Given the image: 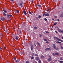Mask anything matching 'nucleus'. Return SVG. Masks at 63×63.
Returning <instances> with one entry per match:
<instances>
[{"mask_svg":"<svg viewBox=\"0 0 63 63\" xmlns=\"http://www.w3.org/2000/svg\"><path fill=\"white\" fill-rule=\"evenodd\" d=\"M54 39H56V40H57L58 41H60L61 42H63V41L62 40H60V39L58 38V37H54Z\"/></svg>","mask_w":63,"mask_h":63,"instance_id":"1","label":"nucleus"},{"mask_svg":"<svg viewBox=\"0 0 63 63\" xmlns=\"http://www.w3.org/2000/svg\"><path fill=\"white\" fill-rule=\"evenodd\" d=\"M9 16H10V17H12V16H12V15H10L8 14L7 15V18H10Z\"/></svg>","mask_w":63,"mask_h":63,"instance_id":"2","label":"nucleus"},{"mask_svg":"<svg viewBox=\"0 0 63 63\" xmlns=\"http://www.w3.org/2000/svg\"><path fill=\"white\" fill-rule=\"evenodd\" d=\"M44 15L46 16H49V14L48 13H47L46 14L44 13Z\"/></svg>","mask_w":63,"mask_h":63,"instance_id":"3","label":"nucleus"},{"mask_svg":"<svg viewBox=\"0 0 63 63\" xmlns=\"http://www.w3.org/2000/svg\"><path fill=\"white\" fill-rule=\"evenodd\" d=\"M4 31H5L6 33H8V29L6 28L4 30Z\"/></svg>","mask_w":63,"mask_h":63,"instance_id":"4","label":"nucleus"},{"mask_svg":"<svg viewBox=\"0 0 63 63\" xmlns=\"http://www.w3.org/2000/svg\"><path fill=\"white\" fill-rule=\"evenodd\" d=\"M18 38H19V37H18V36H16L15 39H16V40H18Z\"/></svg>","mask_w":63,"mask_h":63,"instance_id":"5","label":"nucleus"},{"mask_svg":"<svg viewBox=\"0 0 63 63\" xmlns=\"http://www.w3.org/2000/svg\"><path fill=\"white\" fill-rule=\"evenodd\" d=\"M53 48L55 49H56V47L55 46V44H53Z\"/></svg>","mask_w":63,"mask_h":63,"instance_id":"6","label":"nucleus"},{"mask_svg":"<svg viewBox=\"0 0 63 63\" xmlns=\"http://www.w3.org/2000/svg\"><path fill=\"white\" fill-rule=\"evenodd\" d=\"M52 60V59L51 58H49L47 60L49 62L51 61Z\"/></svg>","mask_w":63,"mask_h":63,"instance_id":"7","label":"nucleus"},{"mask_svg":"<svg viewBox=\"0 0 63 63\" xmlns=\"http://www.w3.org/2000/svg\"><path fill=\"white\" fill-rule=\"evenodd\" d=\"M23 13L24 14H25V15H27V13H26V11H24Z\"/></svg>","mask_w":63,"mask_h":63,"instance_id":"8","label":"nucleus"},{"mask_svg":"<svg viewBox=\"0 0 63 63\" xmlns=\"http://www.w3.org/2000/svg\"><path fill=\"white\" fill-rule=\"evenodd\" d=\"M5 18L4 17H2L1 18V20L4 21V20H5Z\"/></svg>","mask_w":63,"mask_h":63,"instance_id":"9","label":"nucleus"},{"mask_svg":"<svg viewBox=\"0 0 63 63\" xmlns=\"http://www.w3.org/2000/svg\"><path fill=\"white\" fill-rule=\"evenodd\" d=\"M20 6L21 7V8H22L23 7H24V6L23 5H22V3H20Z\"/></svg>","mask_w":63,"mask_h":63,"instance_id":"10","label":"nucleus"},{"mask_svg":"<svg viewBox=\"0 0 63 63\" xmlns=\"http://www.w3.org/2000/svg\"><path fill=\"white\" fill-rule=\"evenodd\" d=\"M57 30H58V31L60 32H61V29H60L59 28H58L57 29Z\"/></svg>","mask_w":63,"mask_h":63,"instance_id":"11","label":"nucleus"},{"mask_svg":"<svg viewBox=\"0 0 63 63\" xmlns=\"http://www.w3.org/2000/svg\"><path fill=\"white\" fill-rule=\"evenodd\" d=\"M31 50H33V46H32L31 48Z\"/></svg>","mask_w":63,"mask_h":63,"instance_id":"12","label":"nucleus"},{"mask_svg":"<svg viewBox=\"0 0 63 63\" xmlns=\"http://www.w3.org/2000/svg\"><path fill=\"white\" fill-rule=\"evenodd\" d=\"M36 60H40V58L38 57H37L36 58Z\"/></svg>","mask_w":63,"mask_h":63,"instance_id":"13","label":"nucleus"},{"mask_svg":"<svg viewBox=\"0 0 63 63\" xmlns=\"http://www.w3.org/2000/svg\"><path fill=\"white\" fill-rule=\"evenodd\" d=\"M60 17H63V15L62 14H61L60 15Z\"/></svg>","mask_w":63,"mask_h":63,"instance_id":"14","label":"nucleus"},{"mask_svg":"<svg viewBox=\"0 0 63 63\" xmlns=\"http://www.w3.org/2000/svg\"><path fill=\"white\" fill-rule=\"evenodd\" d=\"M3 14L5 16H6L7 14H6L5 13V12H3Z\"/></svg>","mask_w":63,"mask_h":63,"instance_id":"15","label":"nucleus"},{"mask_svg":"<svg viewBox=\"0 0 63 63\" xmlns=\"http://www.w3.org/2000/svg\"><path fill=\"white\" fill-rule=\"evenodd\" d=\"M55 54L56 55H59V53H55Z\"/></svg>","mask_w":63,"mask_h":63,"instance_id":"16","label":"nucleus"},{"mask_svg":"<svg viewBox=\"0 0 63 63\" xmlns=\"http://www.w3.org/2000/svg\"><path fill=\"white\" fill-rule=\"evenodd\" d=\"M41 58H44L45 57L44 56L42 55L41 56Z\"/></svg>","mask_w":63,"mask_h":63,"instance_id":"17","label":"nucleus"},{"mask_svg":"<svg viewBox=\"0 0 63 63\" xmlns=\"http://www.w3.org/2000/svg\"><path fill=\"white\" fill-rule=\"evenodd\" d=\"M47 48V50H51L50 48Z\"/></svg>","mask_w":63,"mask_h":63,"instance_id":"18","label":"nucleus"},{"mask_svg":"<svg viewBox=\"0 0 63 63\" xmlns=\"http://www.w3.org/2000/svg\"><path fill=\"white\" fill-rule=\"evenodd\" d=\"M63 61H59V62L61 63H63Z\"/></svg>","mask_w":63,"mask_h":63,"instance_id":"19","label":"nucleus"},{"mask_svg":"<svg viewBox=\"0 0 63 63\" xmlns=\"http://www.w3.org/2000/svg\"><path fill=\"white\" fill-rule=\"evenodd\" d=\"M37 43L38 44V45H39V46H40V43H39L38 42H37Z\"/></svg>","mask_w":63,"mask_h":63,"instance_id":"20","label":"nucleus"},{"mask_svg":"<svg viewBox=\"0 0 63 63\" xmlns=\"http://www.w3.org/2000/svg\"><path fill=\"white\" fill-rule=\"evenodd\" d=\"M4 13H7V11H6L5 10H4Z\"/></svg>","mask_w":63,"mask_h":63,"instance_id":"21","label":"nucleus"},{"mask_svg":"<svg viewBox=\"0 0 63 63\" xmlns=\"http://www.w3.org/2000/svg\"><path fill=\"white\" fill-rule=\"evenodd\" d=\"M0 35L2 37H3V36H4V35L2 33H0Z\"/></svg>","mask_w":63,"mask_h":63,"instance_id":"22","label":"nucleus"},{"mask_svg":"<svg viewBox=\"0 0 63 63\" xmlns=\"http://www.w3.org/2000/svg\"><path fill=\"white\" fill-rule=\"evenodd\" d=\"M57 43H58L59 44H61V42H59V41H57Z\"/></svg>","mask_w":63,"mask_h":63,"instance_id":"23","label":"nucleus"},{"mask_svg":"<svg viewBox=\"0 0 63 63\" xmlns=\"http://www.w3.org/2000/svg\"><path fill=\"white\" fill-rule=\"evenodd\" d=\"M41 17V15H39L38 16V18L39 19H40V18Z\"/></svg>","mask_w":63,"mask_h":63,"instance_id":"24","label":"nucleus"},{"mask_svg":"<svg viewBox=\"0 0 63 63\" xmlns=\"http://www.w3.org/2000/svg\"><path fill=\"white\" fill-rule=\"evenodd\" d=\"M61 48L62 49H63V47L62 46H61Z\"/></svg>","mask_w":63,"mask_h":63,"instance_id":"25","label":"nucleus"},{"mask_svg":"<svg viewBox=\"0 0 63 63\" xmlns=\"http://www.w3.org/2000/svg\"><path fill=\"white\" fill-rule=\"evenodd\" d=\"M37 6H38V7H41V5H38Z\"/></svg>","mask_w":63,"mask_h":63,"instance_id":"26","label":"nucleus"},{"mask_svg":"<svg viewBox=\"0 0 63 63\" xmlns=\"http://www.w3.org/2000/svg\"><path fill=\"white\" fill-rule=\"evenodd\" d=\"M34 29H37V27H34Z\"/></svg>","mask_w":63,"mask_h":63,"instance_id":"27","label":"nucleus"},{"mask_svg":"<svg viewBox=\"0 0 63 63\" xmlns=\"http://www.w3.org/2000/svg\"><path fill=\"white\" fill-rule=\"evenodd\" d=\"M57 24V23L56 22H55L54 24V25H56Z\"/></svg>","mask_w":63,"mask_h":63,"instance_id":"28","label":"nucleus"},{"mask_svg":"<svg viewBox=\"0 0 63 63\" xmlns=\"http://www.w3.org/2000/svg\"><path fill=\"white\" fill-rule=\"evenodd\" d=\"M46 34L47 33H49V32L47 31L46 32Z\"/></svg>","mask_w":63,"mask_h":63,"instance_id":"29","label":"nucleus"},{"mask_svg":"<svg viewBox=\"0 0 63 63\" xmlns=\"http://www.w3.org/2000/svg\"><path fill=\"white\" fill-rule=\"evenodd\" d=\"M26 63H29V61H27L26 62Z\"/></svg>","mask_w":63,"mask_h":63,"instance_id":"30","label":"nucleus"},{"mask_svg":"<svg viewBox=\"0 0 63 63\" xmlns=\"http://www.w3.org/2000/svg\"><path fill=\"white\" fill-rule=\"evenodd\" d=\"M29 14H31V12L30 11L29 12Z\"/></svg>","mask_w":63,"mask_h":63,"instance_id":"31","label":"nucleus"},{"mask_svg":"<svg viewBox=\"0 0 63 63\" xmlns=\"http://www.w3.org/2000/svg\"><path fill=\"white\" fill-rule=\"evenodd\" d=\"M16 62H17V63L19 62V61H18V60H17L16 61Z\"/></svg>","mask_w":63,"mask_h":63,"instance_id":"32","label":"nucleus"},{"mask_svg":"<svg viewBox=\"0 0 63 63\" xmlns=\"http://www.w3.org/2000/svg\"><path fill=\"white\" fill-rule=\"evenodd\" d=\"M44 20L45 21H47V19L46 18H45L44 19Z\"/></svg>","mask_w":63,"mask_h":63,"instance_id":"33","label":"nucleus"},{"mask_svg":"<svg viewBox=\"0 0 63 63\" xmlns=\"http://www.w3.org/2000/svg\"><path fill=\"white\" fill-rule=\"evenodd\" d=\"M34 55H35V56H38V55H37L36 54H34Z\"/></svg>","mask_w":63,"mask_h":63,"instance_id":"34","label":"nucleus"},{"mask_svg":"<svg viewBox=\"0 0 63 63\" xmlns=\"http://www.w3.org/2000/svg\"><path fill=\"white\" fill-rule=\"evenodd\" d=\"M17 12L18 13H19V10H17Z\"/></svg>","mask_w":63,"mask_h":63,"instance_id":"35","label":"nucleus"},{"mask_svg":"<svg viewBox=\"0 0 63 63\" xmlns=\"http://www.w3.org/2000/svg\"><path fill=\"white\" fill-rule=\"evenodd\" d=\"M46 42H47V40L46 39H45L44 40Z\"/></svg>","mask_w":63,"mask_h":63,"instance_id":"36","label":"nucleus"},{"mask_svg":"<svg viewBox=\"0 0 63 63\" xmlns=\"http://www.w3.org/2000/svg\"><path fill=\"white\" fill-rule=\"evenodd\" d=\"M38 62L39 63H41V60H39Z\"/></svg>","mask_w":63,"mask_h":63,"instance_id":"37","label":"nucleus"},{"mask_svg":"<svg viewBox=\"0 0 63 63\" xmlns=\"http://www.w3.org/2000/svg\"><path fill=\"white\" fill-rule=\"evenodd\" d=\"M55 32L57 33V34L58 33V32H57L56 31H55Z\"/></svg>","mask_w":63,"mask_h":63,"instance_id":"38","label":"nucleus"},{"mask_svg":"<svg viewBox=\"0 0 63 63\" xmlns=\"http://www.w3.org/2000/svg\"><path fill=\"white\" fill-rule=\"evenodd\" d=\"M45 50H46V51H47V48H46L45 49Z\"/></svg>","mask_w":63,"mask_h":63,"instance_id":"39","label":"nucleus"},{"mask_svg":"<svg viewBox=\"0 0 63 63\" xmlns=\"http://www.w3.org/2000/svg\"><path fill=\"white\" fill-rule=\"evenodd\" d=\"M60 59L61 60H63V59L62 58H60Z\"/></svg>","mask_w":63,"mask_h":63,"instance_id":"40","label":"nucleus"},{"mask_svg":"<svg viewBox=\"0 0 63 63\" xmlns=\"http://www.w3.org/2000/svg\"><path fill=\"white\" fill-rule=\"evenodd\" d=\"M34 59V57H32V59Z\"/></svg>","mask_w":63,"mask_h":63,"instance_id":"41","label":"nucleus"},{"mask_svg":"<svg viewBox=\"0 0 63 63\" xmlns=\"http://www.w3.org/2000/svg\"><path fill=\"white\" fill-rule=\"evenodd\" d=\"M48 43H49V42L48 41H47L46 42V44H47Z\"/></svg>","mask_w":63,"mask_h":63,"instance_id":"42","label":"nucleus"},{"mask_svg":"<svg viewBox=\"0 0 63 63\" xmlns=\"http://www.w3.org/2000/svg\"><path fill=\"white\" fill-rule=\"evenodd\" d=\"M3 48H4V49H6V47H5L4 46Z\"/></svg>","mask_w":63,"mask_h":63,"instance_id":"43","label":"nucleus"},{"mask_svg":"<svg viewBox=\"0 0 63 63\" xmlns=\"http://www.w3.org/2000/svg\"><path fill=\"white\" fill-rule=\"evenodd\" d=\"M53 55L54 56H55V54H54V53H53Z\"/></svg>","mask_w":63,"mask_h":63,"instance_id":"44","label":"nucleus"},{"mask_svg":"<svg viewBox=\"0 0 63 63\" xmlns=\"http://www.w3.org/2000/svg\"><path fill=\"white\" fill-rule=\"evenodd\" d=\"M54 17L55 18H57V16H54Z\"/></svg>","mask_w":63,"mask_h":63,"instance_id":"45","label":"nucleus"},{"mask_svg":"<svg viewBox=\"0 0 63 63\" xmlns=\"http://www.w3.org/2000/svg\"><path fill=\"white\" fill-rule=\"evenodd\" d=\"M61 33H63V31L62 30L61 31Z\"/></svg>","mask_w":63,"mask_h":63,"instance_id":"46","label":"nucleus"},{"mask_svg":"<svg viewBox=\"0 0 63 63\" xmlns=\"http://www.w3.org/2000/svg\"><path fill=\"white\" fill-rule=\"evenodd\" d=\"M36 20H38V17H36Z\"/></svg>","mask_w":63,"mask_h":63,"instance_id":"47","label":"nucleus"},{"mask_svg":"<svg viewBox=\"0 0 63 63\" xmlns=\"http://www.w3.org/2000/svg\"><path fill=\"white\" fill-rule=\"evenodd\" d=\"M32 3H34V0H32Z\"/></svg>","mask_w":63,"mask_h":63,"instance_id":"48","label":"nucleus"},{"mask_svg":"<svg viewBox=\"0 0 63 63\" xmlns=\"http://www.w3.org/2000/svg\"><path fill=\"white\" fill-rule=\"evenodd\" d=\"M24 53V52H21V54H23Z\"/></svg>","mask_w":63,"mask_h":63,"instance_id":"49","label":"nucleus"},{"mask_svg":"<svg viewBox=\"0 0 63 63\" xmlns=\"http://www.w3.org/2000/svg\"><path fill=\"white\" fill-rule=\"evenodd\" d=\"M50 9H48L47 10V11H49V10H50Z\"/></svg>","mask_w":63,"mask_h":63,"instance_id":"50","label":"nucleus"},{"mask_svg":"<svg viewBox=\"0 0 63 63\" xmlns=\"http://www.w3.org/2000/svg\"><path fill=\"white\" fill-rule=\"evenodd\" d=\"M57 21H59V19H58Z\"/></svg>","mask_w":63,"mask_h":63,"instance_id":"51","label":"nucleus"},{"mask_svg":"<svg viewBox=\"0 0 63 63\" xmlns=\"http://www.w3.org/2000/svg\"><path fill=\"white\" fill-rule=\"evenodd\" d=\"M16 58L15 57L14 58V60H16Z\"/></svg>","mask_w":63,"mask_h":63,"instance_id":"52","label":"nucleus"},{"mask_svg":"<svg viewBox=\"0 0 63 63\" xmlns=\"http://www.w3.org/2000/svg\"><path fill=\"white\" fill-rule=\"evenodd\" d=\"M43 16H45V14H43Z\"/></svg>","mask_w":63,"mask_h":63,"instance_id":"53","label":"nucleus"},{"mask_svg":"<svg viewBox=\"0 0 63 63\" xmlns=\"http://www.w3.org/2000/svg\"><path fill=\"white\" fill-rule=\"evenodd\" d=\"M20 32L21 33H22V32H21V31H20Z\"/></svg>","mask_w":63,"mask_h":63,"instance_id":"54","label":"nucleus"},{"mask_svg":"<svg viewBox=\"0 0 63 63\" xmlns=\"http://www.w3.org/2000/svg\"><path fill=\"white\" fill-rule=\"evenodd\" d=\"M51 12H50V11H49L48 12V13H50Z\"/></svg>","mask_w":63,"mask_h":63,"instance_id":"55","label":"nucleus"},{"mask_svg":"<svg viewBox=\"0 0 63 63\" xmlns=\"http://www.w3.org/2000/svg\"><path fill=\"white\" fill-rule=\"evenodd\" d=\"M0 49H1H1H2V48H0Z\"/></svg>","mask_w":63,"mask_h":63,"instance_id":"56","label":"nucleus"},{"mask_svg":"<svg viewBox=\"0 0 63 63\" xmlns=\"http://www.w3.org/2000/svg\"><path fill=\"white\" fill-rule=\"evenodd\" d=\"M11 0V1H12V2H14V0Z\"/></svg>","mask_w":63,"mask_h":63,"instance_id":"57","label":"nucleus"},{"mask_svg":"<svg viewBox=\"0 0 63 63\" xmlns=\"http://www.w3.org/2000/svg\"><path fill=\"white\" fill-rule=\"evenodd\" d=\"M52 28H53V26H52Z\"/></svg>","mask_w":63,"mask_h":63,"instance_id":"58","label":"nucleus"},{"mask_svg":"<svg viewBox=\"0 0 63 63\" xmlns=\"http://www.w3.org/2000/svg\"><path fill=\"white\" fill-rule=\"evenodd\" d=\"M62 39H63V37H62Z\"/></svg>","mask_w":63,"mask_h":63,"instance_id":"59","label":"nucleus"},{"mask_svg":"<svg viewBox=\"0 0 63 63\" xmlns=\"http://www.w3.org/2000/svg\"><path fill=\"white\" fill-rule=\"evenodd\" d=\"M58 48H57V49H58Z\"/></svg>","mask_w":63,"mask_h":63,"instance_id":"60","label":"nucleus"},{"mask_svg":"<svg viewBox=\"0 0 63 63\" xmlns=\"http://www.w3.org/2000/svg\"><path fill=\"white\" fill-rule=\"evenodd\" d=\"M52 20H54V19H52Z\"/></svg>","mask_w":63,"mask_h":63,"instance_id":"61","label":"nucleus"},{"mask_svg":"<svg viewBox=\"0 0 63 63\" xmlns=\"http://www.w3.org/2000/svg\"><path fill=\"white\" fill-rule=\"evenodd\" d=\"M49 57H50V56H49Z\"/></svg>","mask_w":63,"mask_h":63,"instance_id":"62","label":"nucleus"},{"mask_svg":"<svg viewBox=\"0 0 63 63\" xmlns=\"http://www.w3.org/2000/svg\"><path fill=\"white\" fill-rule=\"evenodd\" d=\"M34 45H35L36 46V44H34Z\"/></svg>","mask_w":63,"mask_h":63,"instance_id":"63","label":"nucleus"},{"mask_svg":"<svg viewBox=\"0 0 63 63\" xmlns=\"http://www.w3.org/2000/svg\"><path fill=\"white\" fill-rule=\"evenodd\" d=\"M26 41H27V39H26Z\"/></svg>","mask_w":63,"mask_h":63,"instance_id":"64","label":"nucleus"}]
</instances>
